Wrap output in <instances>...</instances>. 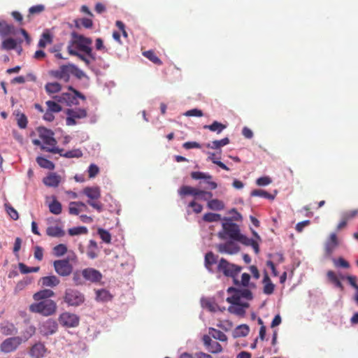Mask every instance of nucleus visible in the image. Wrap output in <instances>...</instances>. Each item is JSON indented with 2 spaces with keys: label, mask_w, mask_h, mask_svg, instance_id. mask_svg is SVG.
Masks as SVG:
<instances>
[{
  "label": "nucleus",
  "mask_w": 358,
  "mask_h": 358,
  "mask_svg": "<svg viewBox=\"0 0 358 358\" xmlns=\"http://www.w3.org/2000/svg\"><path fill=\"white\" fill-rule=\"evenodd\" d=\"M83 277L85 281H89L92 283L99 282L103 278L101 272L94 268L83 269Z\"/></svg>",
  "instance_id": "obj_14"
},
{
  "label": "nucleus",
  "mask_w": 358,
  "mask_h": 358,
  "mask_svg": "<svg viewBox=\"0 0 358 358\" xmlns=\"http://www.w3.org/2000/svg\"><path fill=\"white\" fill-rule=\"evenodd\" d=\"M217 250L220 253L234 255L239 252V246L233 241H227L224 243L219 244L217 246Z\"/></svg>",
  "instance_id": "obj_18"
},
{
  "label": "nucleus",
  "mask_w": 358,
  "mask_h": 358,
  "mask_svg": "<svg viewBox=\"0 0 358 358\" xmlns=\"http://www.w3.org/2000/svg\"><path fill=\"white\" fill-rule=\"evenodd\" d=\"M336 249V233H331L329 238L324 244V255L327 257H331Z\"/></svg>",
  "instance_id": "obj_23"
},
{
  "label": "nucleus",
  "mask_w": 358,
  "mask_h": 358,
  "mask_svg": "<svg viewBox=\"0 0 358 358\" xmlns=\"http://www.w3.org/2000/svg\"><path fill=\"white\" fill-rule=\"evenodd\" d=\"M45 90L49 94H55L61 91L62 85L57 82L48 83L45 85Z\"/></svg>",
  "instance_id": "obj_35"
},
{
  "label": "nucleus",
  "mask_w": 358,
  "mask_h": 358,
  "mask_svg": "<svg viewBox=\"0 0 358 358\" xmlns=\"http://www.w3.org/2000/svg\"><path fill=\"white\" fill-rule=\"evenodd\" d=\"M17 46V42L15 39L12 38H9L7 39H5L2 42V48L9 50H13Z\"/></svg>",
  "instance_id": "obj_52"
},
{
  "label": "nucleus",
  "mask_w": 358,
  "mask_h": 358,
  "mask_svg": "<svg viewBox=\"0 0 358 358\" xmlns=\"http://www.w3.org/2000/svg\"><path fill=\"white\" fill-rule=\"evenodd\" d=\"M228 293H234L230 297L227 298V301L231 304L240 303L241 298L246 299L247 300H252L253 299L252 293L248 289H237L233 287L227 289Z\"/></svg>",
  "instance_id": "obj_8"
},
{
  "label": "nucleus",
  "mask_w": 358,
  "mask_h": 358,
  "mask_svg": "<svg viewBox=\"0 0 358 358\" xmlns=\"http://www.w3.org/2000/svg\"><path fill=\"white\" fill-rule=\"evenodd\" d=\"M357 214V210L346 212L344 214H343L342 217H341V220L337 225V229H343L346 226L348 221L354 218Z\"/></svg>",
  "instance_id": "obj_27"
},
{
  "label": "nucleus",
  "mask_w": 358,
  "mask_h": 358,
  "mask_svg": "<svg viewBox=\"0 0 358 358\" xmlns=\"http://www.w3.org/2000/svg\"><path fill=\"white\" fill-rule=\"evenodd\" d=\"M17 125L20 129H25L27 126V118L23 113H19L17 115Z\"/></svg>",
  "instance_id": "obj_56"
},
{
  "label": "nucleus",
  "mask_w": 358,
  "mask_h": 358,
  "mask_svg": "<svg viewBox=\"0 0 358 358\" xmlns=\"http://www.w3.org/2000/svg\"><path fill=\"white\" fill-rule=\"evenodd\" d=\"M47 352V348L41 342L35 343L30 348L29 355L33 358H42Z\"/></svg>",
  "instance_id": "obj_20"
},
{
  "label": "nucleus",
  "mask_w": 358,
  "mask_h": 358,
  "mask_svg": "<svg viewBox=\"0 0 358 358\" xmlns=\"http://www.w3.org/2000/svg\"><path fill=\"white\" fill-rule=\"evenodd\" d=\"M36 162L42 168L48 170H53L55 169L54 163L43 157H38L36 158Z\"/></svg>",
  "instance_id": "obj_39"
},
{
  "label": "nucleus",
  "mask_w": 358,
  "mask_h": 358,
  "mask_svg": "<svg viewBox=\"0 0 358 358\" xmlns=\"http://www.w3.org/2000/svg\"><path fill=\"white\" fill-rule=\"evenodd\" d=\"M72 273V280L76 285L80 286L85 284V279L83 277V270H76Z\"/></svg>",
  "instance_id": "obj_42"
},
{
  "label": "nucleus",
  "mask_w": 358,
  "mask_h": 358,
  "mask_svg": "<svg viewBox=\"0 0 358 358\" xmlns=\"http://www.w3.org/2000/svg\"><path fill=\"white\" fill-rule=\"evenodd\" d=\"M188 206L192 208L193 211L197 214L200 213L203 210L202 205L196 203L194 200L189 202V203L188 204Z\"/></svg>",
  "instance_id": "obj_64"
},
{
  "label": "nucleus",
  "mask_w": 358,
  "mask_h": 358,
  "mask_svg": "<svg viewBox=\"0 0 358 358\" xmlns=\"http://www.w3.org/2000/svg\"><path fill=\"white\" fill-rule=\"evenodd\" d=\"M207 206L208 208L213 210H221L224 208V203L223 201L217 199L209 200Z\"/></svg>",
  "instance_id": "obj_37"
},
{
  "label": "nucleus",
  "mask_w": 358,
  "mask_h": 358,
  "mask_svg": "<svg viewBox=\"0 0 358 358\" xmlns=\"http://www.w3.org/2000/svg\"><path fill=\"white\" fill-rule=\"evenodd\" d=\"M97 248V244L94 241L91 240L87 250V256L90 259H94L97 257L96 250Z\"/></svg>",
  "instance_id": "obj_51"
},
{
  "label": "nucleus",
  "mask_w": 358,
  "mask_h": 358,
  "mask_svg": "<svg viewBox=\"0 0 358 358\" xmlns=\"http://www.w3.org/2000/svg\"><path fill=\"white\" fill-rule=\"evenodd\" d=\"M37 132L40 139H33L32 143L34 145L39 146L42 150H45L53 154L62 155L63 149L57 147V141L54 138V132L43 127H39Z\"/></svg>",
  "instance_id": "obj_1"
},
{
  "label": "nucleus",
  "mask_w": 358,
  "mask_h": 358,
  "mask_svg": "<svg viewBox=\"0 0 358 358\" xmlns=\"http://www.w3.org/2000/svg\"><path fill=\"white\" fill-rule=\"evenodd\" d=\"M143 55L155 64H157V65L162 64V62L161 61V59L157 56L155 52L152 50H148V51L143 52Z\"/></svg>",
  "instance_id": "obj_43"
},
{
  "label": "nucleus",
  "mask_w": 358,
  "mask_h": 358,
  "mask_svg": "<svg viewBox=\"0 0 358 358\" xmlns=\"http://www.w3.org/2000/svg\"><path fill=\"white\" fill-rule=\"evenodd\" d=\"M237 241H239L240 243H241L242 244H243L246 246H250L251 245H252L255 240L248 238L245 235L241 234L240 236L238 237Z\"/></svg>",
  "instance_id": "obj_63"
},
{
  "label": "nucleus",
  "mask_w": 358,
  "mask_h": 358,
  "mask_svg": "<svg viewBox=\"0 0 358 358\" xmlns=\"http://www.w3.org/2000/svg\"><path fill=\"white\" fill-rule=\"evenodd\" d=\"M5 208L7 213L13 220H18V213L13 207H12L10 204H5Z\"/></svg>",
  "instance_id": "obj_59"
},
{
  "label": "nucleus",
  "mask_w": 358,
  "mask_h": 358,
  "mask_svg": "<svg viewBox=\"0 0 358 358\" xmlns=\"http://www.w3.org/2000/svg\"><path fill=\"white\" fill-rule=\"evenodd\" d=\"M210 334L216 340H219L220 341H227V336L224 333L221 331L220 330L215 329L214 328L210 329Z\"/></svg>",
  "instance_id": "obj_45"
},
{
  "label": "nucleus",
  "mask_w": 358,
  "mask_h": 358,
  "mask_svg": "<svg viewBox=\"0 0 358 358\" xmlns=\"http://www.w3.org/2000/svg\"><path fill=\"white\" fill-rule=\"evenodd\" d=\"M53 266L55 272L61 277L69 276L73 270V267L69 262V259L55 260L53 262Z\"/></svg>",
  "instance_id": "obj_9"
},
{
  "label": "nucleus",
  "mask_w": 358,
  "mask_h": 358,
  "mask_svg": "<svg viewBox=\"0 0 358 358\" xmlns=\"http://www.w3.org/2000/svg\"><path fill=\"white\" fill-rule=\"evenodd\" d=\"M57 329L58 324L57 322L52 319L46 320L39 327L40 332L45 336L55 334Z\"/></svg>",
  "instance_id": "obj_15"
},
{
  "label": "nucleus",
  "mask_w": 358,
  "mask_h": 358,
  "mask_svg": "<svg viewBox=\"0 0 358 358\" xmlns=\"http://www.w3.org/2000/svg\"><path fill=\"white\" fill-rule=\"evenodd\" d=\"M250 196L263 197L269 200H273L275 198L273 195L271 194L268 192L260 189L252 190L250 193Z\"/></svg>",
  "instance_id": "obj_41"
},
{
  "label": "nucleus",
  "mask_w": 358,
  "mask_h": 358,
  "mask_svg": "<svg viewBox=\"0 0 358 358\" xmlns=\"http://www.w3.org/2000/svg\"><path fill=\"white\" fill-rule=\"evenodd\" d=\"M217 262V256L215 255L213 252H208L206 254L204 264L208 271L213 272V266Z\"/></svg>",
  "instance_id": "obj_26"
},
{
  "label": "nucleus",
  "mask_w": 358,
  "mask_h": 358,
  "mask_svg": "<svg viewBox=\"0 0 358 358\" xmlns=\"http://www.w3.org/2000/svg\"><path fill=\"white\" fill-rule=\"evenodd\" d=\"M230 141L228 137L224 138L221 140H215L211 143H208L206 145V147L210 149H220V148L227 145L229 143Z\"/></svg>",
  "instance_id": "obj_29"
},
{
  "label": "nucleus",
  "mask_w": 358,
  "mask_h": 358,
  "mask_svg": "<svg viewBox=\"0 0 358 358\" xmlns=\"http://www.w3.org/2000/svg\"><path fill=\"white\" fill-rule=\"evenodd\" d=\"M272 182V180L268 176H263L259 178L256 180V184L259 186H266Z\"/></svg>",
  "instance_id": "obj_62"
},
{
  "label": "nucleus",
  "mask_w": 358,
  "mask_h": 358,
  "mask_svg": "<svg viewBox=\"0 0 358 358\" xmlns=\"http://www.w3.org/2000/svg\"><path fill=\"white\" fill-rule=\"evenodd\" d=\"M191 177L194 180H205L206 183L208 185V188L210 189H215L217 187V183L215 182L211 181L213 177L208 173L200 171H194L191 173Z\"/></svg>",
  "instance_id": "obj_19"
},
{
  "label": "nucleus",
  "mask_w": 358,
  "mask_h": 358,
  "mask_svg": "<svg viewBox=\"0 0 358 358\" xmlns=\"http://www.w3.org/2000/svg\"><path fill=\"white\" fill-rule=\"evenodd\" d=\"M241 270V266L230 263L224 258H221L217 266V272L222 273L226 277L231 278L236 285H239V280L236 277Z\"/></svg>",
  "instance_id": "obj_4"
},
{
  "label": "nucleus",
  "mask_w": 358,
  "mask_h": 358,
  "mask_svg": "<svg viewBox=\"0 0 358 358\" xmlns=\"http://www.w3.org/2000/svg\"><path fill=\"white\" fill-rule=\"evenodd\" d=\"M63 300L68 306L77 307L85 302V297L80 291L75 288H67L64 292Z\"/></svg>",
  "instance_id": "obj_7"
},
{
  "label": "nucleus",
  "mask_w": 358,
  "mask_h": 358,
  "mask_svg": "<svg viewBox=\"0 0 358 358\" xmlns=\"http://www.w3.org/2000/svg\"><path fill=\"white\" fill-rule=\"evenodd\" d=\"M52 43L51 36L48 33H44L42 35V38L38 41V46L40 48H45L47 43Z\"/></svg>",
  "instance_id": "obj_57"
},
{
  "label": "nucleus",
  "mask_w": 358,
  "mask_h": 358,
  "mask_svg": "<svg viewBox=\"0 0 358 358\" xmlns=\"http://www.w3.org/2000/svg\"><path fill=\"white\" fill-rule=\"evenodd\" d=\"M67 247L64 244H59L52 249L53 255L56 257H62L67 252Z\"/></svg>",
  "instance_id": "obj_47"
},
{
  "label": "nucleus",
  "mask_w": 358,
  "mask_h": 358,
  "mask_svg": "<svg viewBox=\"0 0 358 358\" xmlns=\"http://www.w3.org/2000/svg\"><path fill=\"white\" fill-rule=\"evenodd\" d=\"M262 282L264 284V293L268 295L273 294L275 288V285L271 282L268 275L266 273L264 274Z\"/></svg>",
  "instance_id": "obj_28"
},
{
  "label": "nucleus",
  "mask_w": 358,
  "mask_h": 358,
  "mask_svg": "<svg viewBox=\"0 0 358 358\" xmlns=\"http://www.w3.org/2000/svg\"><path fill=\"white\" fill-rule=\"evenodd\" d=\"M60 155L65 157L66 158H74V157L79 158L83 156V152L80 150L76 149V150H69L65 153H63V152H62V155Z\"/></svg>",
  "instance_id": "obj_53"
},
{
  "label": "nucleus",
  "mask_w": 358,
  "mask_h": 358,
  "mask_svg": "<svg viewBox=\"0 0 358 358\" xmlns=\"http://www.w3.org/2000/svg\"><path fill=\"white\" fill-rule=\"evenodd\" d=\"M250 275L248 273H244L241 275V280L239 281V285L238 286H243V287H255V285L254 283L250 284Z\"/></svg>",
  "instance_id": "obj_54"
},
{
  "label": "nucleus",
  "mask_w": 358,
  "mask_h": 358,
  "mask_svg": "<svg viewBox=\"0 0 358 358\" xmlns=\"http://www.w3.org/2000/svg\"><path fill=\"white\" fill-rule=\"evenodd\" d=\"M22 343V339L20 336L6 338L1 344V350L5 353L13 352Z\"/></svg>",
  "instance_id": "obj_12"
},
{
  "label": "nucleus",
  "mask_w": 358,
  "mask_h": 358,
  "mask_svg": "<svg viewBox=\"0 0 358 358\" xmlns=\"http://www.w3.org/2000/svg\"><path fill=\"white\" fill-rule=\"evenodd\" d=\"M18 267H19L20 272L23 274H27V273H36V272H38L40 269L39 266L29 267L27 265H25L24 263H19Z\"/></svg>",
  "instance_id": "obj_48"
},
{
  "label": "nucleus",
  "mask_w": 358,
  "mask_h": 358,
  "mask_svg": "<svg viewBox=\"0 0 358 358\" xmlns=\"http://www.w3.org/2000/svg\"><path fill=\"white\" fill-rule=\"evenodd\" d=\"M46 234L51 237H62L65 235V231L59 227H49L46 229Z\"/></svg>",
  "instance_id": "obj_32"
},
{
  "label": "nucleus",
  "mask_w": 358,
  "mask_h": 358,
  "mask_svg": "<svg viewBox=\"0 0 358 358\" xmlns=\"http://www.w3.org/2000/svg\"><path fill=\"white\" fill-rule=\"evenodd\" d=\"M222 228L229 237L233 240L237 241L240 235L238 226L231 222H227L222 224Z\"/></svg>",
  "instance_id": "obj_16"
},
{
  "label": "nucleus",
  "mask_w": 358,
  "mask_h": 358,
  "mask_svg": "<svg viewBox=\"0 0 358 358\" xmlns=\"http://www.w3.org/2000/svg\"><path fill=\"white\" fill-rule=\"evenodd\" d=\"M203 220L207 222H218L221 220V215L217 213H207L203 215Z\"/></svg>",
  "instance_id": "obj_50"
},
{
  "label": "nucleus",
  "mask_w": 358,
  "mask_h": 358,
  "mask_svg": "<svg viewBox=\"0 0 358 358\" xmlns=\"http://www.w3.org/2000/svg\"><path fill=\"white\" fill-rule=\"evenodd\" d=\"M88 230L85 227H73L68 230V233L70 236H78L80 234H87Z\"/></svg>",
  "instance_id": "obj_49"
},
{
  "label": "nucleus",
  "mask_w": 358,
  "mask_h": 358,
  "mask_svg": "<svg viewBox=\"0 0 358 358\" xmlns=\"http://www.w3.org/2000/svg\"><path fill=\"white\" fill-rule=\"evenodd\" d=\"M67 51L70 55L78 57L81 61L84 62L87 66H89L91 63L92 59L87 56V55L80 54L76 49H72L71 47H67Z\"/></svg>",
  "instance_id": "obj_31"
},
{
  "label": "nucleus",
  "mask_w": 358,
  "mask_h": 358,
  "mask_svg": "<svg viewBox=\"0 0 358 358\" xmlns=\"http://www.w3.org/2000/svg\"><path fill=\"white\" fill-rule=\"evenodd\" d=\"M90 178H95L99 173V168L94 164H91L87 170Z\"/></svg>",
  "instance_id": "obj_60"
},
{
  "label": "nucleus",
  "mask_w": 358,
  "mask_h": 358,
  "mask_svg": "<svg viewBox=\"0 0 358 358\" xmlns=\"http://www.w3.org/2000/svg\"><path fill=\"white\" fill-rule=\"evenodd\" d=\"M192 187L188 185H182L178 190V193L179 196L183 199L185 196L191 195L192 193Z\"/></svg>",
  "instance_id": "obj_58"
},
{
  "label": "nucleus",
  "mask_w": 358,
  "mask_h": 358,
  "mask_svg": "<svg viewBox=\"0 0 358 358\" xmlns=\"http://www.w3.org/2000/svg\"><path fill=\"white\" fill-rule=\"evenodd\" d=\"M71 36L72 39L69 42L67 47L85 52L92 60L94 61L96 58L91 47L92 39L76 32H72Z\"/></svg>",
  "instance_id": "obj_2"
},
{
  "label": "nucleus",
  "mask_w": 358,
  "mask_h": 358,
  "mask_svg": "<svg viewBox=\"0 0 358 358\" xmlns=\"http://www.w3.org/2000/svg\"><path fill=\"white\" fill-rule=\"evenodd\" d=\"M250 331V328L247 324H241L238 326L234 331V337H244L246 336Z\"/></svg>",
  "instance_id": "obj_33"
},
{
  "label": "nucleus",
  "mask_w": 358,
  "mask_h": 358,
  "mask_svg": "<svg viewBox=\"0 0 358 358\" xmlns=\"http://www.w3.org/2000/svg\"><path fill=\"white\" fill-rule=\"evenodd\" d=\"M83 194L85 195L89 200L87 204L101 213L103 210V205L99 201L101 198V189L98 186L86 187L83 189Z\"/></svg>",
  "instance_id": "obj_6"
},
{
  "label": "nucleus",
  "mask_w": 358,
  "mask_h": 358,
  "mask_svg": "<svg viewBox=\"0 0 358 358\" xmlns=\"http://www.w3.org/2000/svg\"><path fill=\"white\" fill-rule=\"evenodd\" d=\"M66 124L69 126L75 125L76 119H82L87 117V111L83 108L68 109L66 111Z\"/></svg>",
  "instance_id": "obj_13"
},
{
  "label": "nucleus",
  "mask_w": 358,
  "mask_h": 358,
  "mask_svg": "<svg viewBox=\"0 0 358 358\" xmlns=\"http://www.w3.org/2000/svg\"><path fill=\"white\" fill-rule=\"evenodd\" d=\"M226 125L214 121L210 125H204V129H208L211 131H215L217 134H220L225 128Z\"/></svg>",
  "instance_id": "obj_38"
},
{
  "label": "nucleus",
  "mask_w": 358,
  "mask_h": 358,
  "mask_svg": "<svg viewBox=\"0 0 358 358\" xmlns=\"http://www.w3.org/2000/svg\"><path fill=\"white\" fill-rule=\"evenodd\" d=\"M98 233L103 241H104L106 243H110L111 236L108 231L104 230L103 229H99Z\"/></svg>",
  "instance_id": "obj_61"
},
{
  "label": "nucleus",
  "mask_w": 358,
  "mask_h": 358,
  "mask_svg": "<svg viewBox=\"0 0 358 358\" xmlns=\"http://www.w3.org/2000/svg\"><path fill=\"white\" fill-rule=\"evenodd\" d=\"M71 74L78 79H81L85 76V73L73 64L62 65L58 69L50 71L51 76L57 79L62 80L66 83L70 80Z\"/></svg>",
  "instance_id": "obj_3"
},
{
  "label": "nucleus",
  "mask_w": 358,
  "mask_h": 358,
  "mask_svg": "<svg viewBox=\"0 0 358 358\" xmlns=\"http://www.w3.org/2000/svg\"><path fill=\"white\" fill-rule=\"evenodd\" d=\"M57 303L53 300L36 301L31 303L29 307V310L31 313H38L45 317L55 315L57 312Z\"/></svg>",
  "instance_id": "obj_5"
},
{
  "label": "nucleus",
  "mask_w": 358,
  "mask_h": 358,
  "mask_svg": "<svg viewBox=\"0 0 358 358\" xmlns=\"http://www.w3.org/2000/svg\"><path fill=\"white\" fill-rule=\"evenodd\" d=\"M46 105L48 106V110L52 113H59L62 110V106L59 105L57 103L53 101H46Z\"/></svg>",
  "instance_id": "obj_55"
},
{
  "label": "nucleus",
  "mask_w": 358,
  "mask_h": 358,
  "mask_svg": "<svg viewBox=\"0 0 358 358\" xmlns=\"http://www.w3.org/2000/svg\"><path fill=\"white\" fill-rule=\"evenodd\" d=\"M59 324L66 328H73L78 326L80 317L74 313L64 312L58 318Z\"/></svg>",
  "instance_id": "obj_10"
},
{
  "label": "nucleus",
  "mask_w": 358,
  "mask_h": 358,
  "mask_svg": "<svg viewBox=\"0 0 358 358\" xmlns=\"http://www.w3.org/2000/svg\"><path fill=\"white\" fill-rule=\"evenodd\" d=\"M49 210L50 213L55 215H59L62 213V204L56 199H54L49 204Z\"/></svg>",
  "instance_id": "obj_46"
},
{
  "label": "nucleus",
  "mask_w": 358,
  "mask_h": 358,
  "mask_svg": "<svg viewBox=\"0 0 358 358\" xmlns=\"http://www.w3.org/2000/svg\"><path fill=\"white\" fill-rule=\"evenodd\" d=\"M75 27L80 29L81 27L89 29L93 26V22L89 18H79L74 20Z\"/></svg>",
  "instance_id": "obj_34"
},
{
  "label": "nucleus",
  "mask_w": 358,
  "mask_h": 358,
  "mask_svg": "<svg viewBox=\"0 0 358 358\" xmlns=\"http://www.w3.org/2000/svg\"><path fill=\"white\" fill-rule=\"evenodd\" d=\"M228 308V311L232 314L238 316H244L245 314V308L249 307L248 302H240L238 304H234Z\"/></svg>",
  "instance_id": "obj_25"
},
{
  "label": "nucleus",
  "mask_w": 358,
  "mask_h": 358,
  "mask_svg": "<svg viewBox=\"0 0 358 358\" xmlns=\"http://www.w3.org/2000/svg\"><path fill=\"white\" fill-rule=\"evenodd\" d=\"M62 181V178L56 173H49L48 176L43 179L44 185L49 187H57Z\"/></svg>",
  "instance_id": "obj_21"
},
{
  "label": "nucleus",
  "mask_w": 358,
  "mask_h": 358,
  "mask_svg": "<svg viewBox=\"0 0 358 358\" xmlns=\"http://www.w3.org/2000/svg\"><path fill=\"white\" fill-rule=\"evenodd\" d=\"M0 331L5 336L12 335L15 332V328L13 324L5 322L0 325Z\"/></svg>",
  "instance_id": "obj_36"
},
{
  "label": "nucleus",
  "mask_w": 358,
  "mask_h": 358,
  "mask_svg": "<svg viewBox=\"0 0 358 358\" xmlns=\"http://www.w3.org/2000/svg\"><path fill=\"white\" fill-rule=\"evenodd\" d=\"M112 299V295L105 289H98L96 291V300L98 301L106 302Z\"/></svg>",
  "instance_id": "obj_30"
},
{
  "label": "nucleus",
  "mask_w": 358,
  "mask_h": 358,
  "mask_svg": "<svg viewBox=\"0 0 358 358\" xmlns=\"http://www.w3.org/2000/svg\"><path fill=\"white\" fill-rule=\"evenodd\" d=\"M39 282L44 287H55L59 285L60 280L56 275H52L41 278Z\"/></svg>",
  "instance_id": "obj_22"
},
{
  "label": "nucleus",
  "mask_w": 358,
  "mask_h": 358,
  "mask_svg": "<svg viewBox=\"0 0 358 358\" xmlns=\"http://www.w3.org/2000/svg\"><path fill=\"white\" fill-rule=\"evenodd\" d=\"M203 342L208 350V351L212 354H217L222 352V345L216 341H213L210 336L204 335L203 336Z\"/></svg>",
  "instance_id": "obj_17"
},
{
  "label": "nucleus",
  "mask_w": 358,
  "mask_h": 358,
  "mask_svg": "<svg viewBox=\"0 0 358 358\" xmlns=\"http://www.w3.org/2000/svg\"><path fill=\"white\" fill-rule=\"evenodd\" d=\"M45 10V6L42 4H38L31 6L29 9V14L27 16L28 21L31 20V16L37 14H40Z\"/></svg>",
  "instance_id": "obj_40"
},
{
  "label": "nucleus",
  "mask_w": 358,
  "mask_h": 358,
  "mask_svg": "<svg viewBox=\"0 0 358 358\" xmlns=\"http://www.w3.org/2000/svg\"><path fill=\"white\" fill-rule=\"evenodd\" d=\"M68 89L74 94V96H72L70 93H63L61 96H55L53 98L57 101L66 103L67 105L75 103L74 101L77 97L82 100L86 99L85 96L82 93L74 89L72 86H69ZM76 103H77V102H76Z\"/></svg>",
  "instance_id": "obj_11"
},
{
  "label": "nucleus",
  "mask_w": 358,
  "mask_h": 358,
  "mask_svg": "<svg viewBox=\"0 0 358 358\" xmlns=\"http://www.w3.org/2000/svg\"><path fill=\"white\" fill-rule=\"evenodd\" d=\"M55 296V292L49 289L40 290L33 295L35 301H41L45 300H51L50 298Z\"/></svg>",
  "instance_id": "obj_24"
},
{
  "label": "nucleus",
  "mask_w": 358,
  "mask_h": 358,
  "mask_svg": "<svg viewBox=\"0 0 358 358\" xmlns=\"http://www.w3.org/2000/svg\"><path fill=\"white\" fill-rule=\"evenodd\" d=\"M14 27L5 22H0V35L6 36L13 33Z\"/></svg>",
  "instance_id": "obj_44"
}]
</instances>
